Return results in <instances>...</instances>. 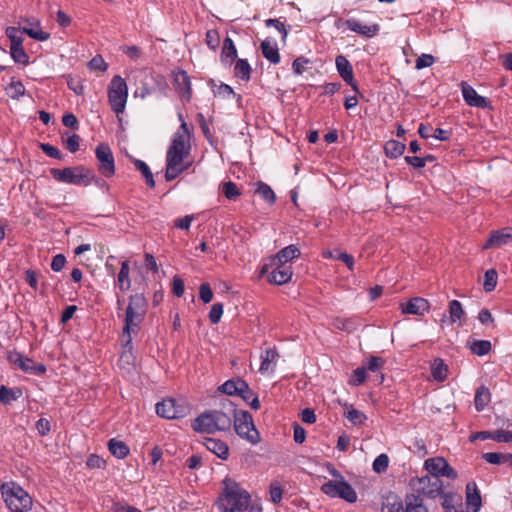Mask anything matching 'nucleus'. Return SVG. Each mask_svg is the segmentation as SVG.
I'll return each instance as SVG.
<instances>
[{
    "mask_svg": "<svg viewBox=\"0 0 512 512\" xmlns=\"http://www.w3.org/2000/svg\"><path fill=\"white\" fill-rule=\"evenodd\" d=\"M234 74L241 80L248 81L250 79L251 67L247 60L238 59L234 67Z\"/></svg>",
    "mask_w": 512,
    "mask_h": 512,
    "instance_id": "obj_38",
    "label": "nucleus"
},
{
    "mask_svg": "<svg viewBox=\"0 0 512 512\" xmlns=\"http://www.w3.org/2000/svg\"><path fill=\"white\" fill-rule=\"evenodd\" d=\"M206 44L212 50H216L220 43V37L217 30H208L206 32Z\"/></svg>",
    "mask_w": 512,
    "mask_h": 512,
    "instance_id": "obj_58",
    "label": "nucleus"
},
{
    "mask_svg": "<svg viewBox=\"0 0 512 512\" xmlns=\"http://www.w3.org/2000/svg\"><path fill=\"white\" fill-rule=\"evenodd\" d=\"M220 406L219 410L213 409L201 413L193 420L192 429L195 432L206 434L230 430L232 426L231 413L235 411V404L229 399H223Z\"/></svg>",
    "mask_w": 512,
    "mask_h": 512,
    "instance_id": "obj_2",
    "label": "nucleus"
},
{
    "mask_svg": "<svg viewBox=\"0 0 512 512\" xmlns=\"http://www.w3.org/2000/svg\"><path fill=\"white\" fill-rule=\"evenodd\" d=\"M333 325L335 328L347 332H352L355 329V323L352 319H345L337 317L333 321Z\"/></svg>",
    "mask_w": 512,
    "mask_h": 512,
    "instance_id": "obj_54",
    "label": "nucleus"
},
{
    "mask_svg": "<svg viewBox=\"0 0 512 512\" xmlns=\"http://www.w3.org/2000/svg\"><path fill=\"white\" fill-rule=\"evenodd\" d=\"M156 413L166 419H178L190 413V406L184 399L167 398L156 404Z\"/></svg>",
    "mask_w": 512,
    "mask_h": 512,
    "instance_id": "obj_9",
    "label": "nucleus"
},
{
    "mask_svg": "<svg viewBox=\"0 0 512 512\" xmlns=\"http://www.w3.org/2000/svg\"><path fill=\"white\" fill-rule=\"evenodd\" d=\"M86 465L92 469H101L105 467L106 461L96 454H91L87 458Z\"/></svg>",
    "mask_w": 512,
    "mask_h": 512,
    "instance_id": "obj_60",
    "label": "nucleus"
},
{
    "mask_svg": "<svg viewBox=\"0 0 512 512\" xmlns=\"http://www.w3.org/2000/svg\"><path fill=\"white\" fill-rule=\"evenodd\" d=\"M88 67L91 70L106 71L108 64L104 61L102 56L97 55L88 62Z\"/></svg>",
    "mask_w": 512,
    "mask_h": 512,
    "instance_id": "obj_59",
    "label": "nucleus"
},
{
    "mask_svg": "<svg viewBox=\"0 0 512 512\" xmlns=\"http://www.w3.org/2000/svg\"><path fill=\"white\" fill-rule=\"evenodd\" d=\"M223 494L219 498L222 512H243L248 508L250 494L231 478L223 480Z\"/></svg>",
    "mask_w": 512,
    "mask_h": 512,
    "instance_id": "obj_3",
    "label": "nucleus"
},
{
    "mask_svg": "<svg viewBox=\"0 0 512 512\" xmlns=\"http://www.w3.org/2000/svg\"><path fill=\"white\" fill-rule=\"evenodd\" d=\"M2 496L4 501L11 512H26L32 506V498L20 486L12 483L4 484L2 486Z\"/></svg>",
    "mask_w": 512,
    "mask_h": 512,
    "instance_id": "obj_6",
    "label": "nucleus"
},
{
    "mask_svg": "<svg viewBox=\"0 0 512 512\" xmlns=\"http://www.w3.org/2000/svg\"><path fill=\"white\" fill-rule=\"evenodd\" d=\"M383 512H405L402 500L397 495H389L382 507Z\"/></svg>",
    "mask_w": 512,
    "mask_h": 512,
    "instance_id": "obj_33",
    "label": "nucleus"
},
{
    "mask_svg": "<svg viewBox=\"0 0 512 512\" xmlns=\"http://www.w3.org/2000/svg\"><path fill=\"white\" fill-rule=\"evenodd\" d=\"M440 496L443 498L442 507L445 512H457V509L453 504L454 496L452 494L443 492Z\"/></svg>",
    "mask_w": 512,
    "mask_h": 512,
    "instance_id": "obj_64",
    "label": "nucleus"
},
{
    "mask_svg": "<svg viewBox=\"0 0 512 512\" xmlns=\"http://www.w3.org/2000/svg\"><path fill=\"white\" fill-rule=\"evenodd\" d=\"M5 34L11 42L10 47L23 46V32L20 27H7Z\"/></svg>",
    "mask_w": 512,
    "mask_h": 512,
    "instance_id": "obj_39",
    "label": "nucleus"
},
{
    "mask_svg": "<svg viewBox=\"0 0 512 512\" xmlns=\"http://www.w3.org/2000/svg\"><path fill=\"white\" fill-rule=\"evenodd\" d=\"M389 458L386 454H380L373 462V470L376 473L385 472L388 468Z\"/></svg>",
    "mask_w": 512,
    "mask_h": 512,
    "instance_id": "obj_56",
    "label": "nucleus"
},
{
    "mask_svg": "<svg viewBox=\"0 0 512 512\" xmlns=\"http://www.w3.org/2000/svg\"><path fill=\"white\" fill-rule=\"evenodd\" d=\"M231 419L235 432L240 438L253 445L260 442V434L254 425L252 415L248 411H237L235 408V411L231 413Z\"/></svg>",
    "mask_w": 512,
    "mask_h": 512,
    "instance_id": "obj_5",
    "label": "nucleus"
},
{
    "mask_svg": "<svg viewBox=\"0 0 512 512\" xmlns=\"http://www.w3.org/2000/svg\"><path fill=\"white\" fill-rule=\"evenodd\" d=\"M263 56L272 64L280 62V54L276 44H272L269 39L262 41L260 45Z\"/></svg>",
    "mask_w": 512,
    "mask_h": 512,
    "instance_id": "obj_27",
    "label": "nucleus"
},
{
    "mask_svg": "<svg viewBox=\"0 0 512 512\" xmlns=\"http://www.w3.org/2000/svg\"><path fill=\"white\" fill-rule=\"evenodd\" d=\"M205 447L217 457L226 460L229 457V446L220 439L205 438Z\"/></svg>",
    "mask_w": 512,
    "mask_h": 512,
    "instance_id": "obj_21",
    "label": "nucleus"
},
{
    "mask_svg": "<svg viewBox=\"0 0 512 512\" xmlns=\"http://www.w3.org/2000/svg\"><path fill=\"white\" fill-rule=\"evenodd\" d=\"M510 234L508 232L507 228H503L501 230L493 232L488 240L486 241L485 245L483 246L484 249H489L493 247H500L502 245H505L509 242H511Z\"/></svg>",
    "mask_w": 512,
    "mask_h": 512,
    "instance_id": "obj_22",
    "label": "nucleus"
},
{
    "mask_svg": "<svg viewBox=\"0 0 512 512\" xmlns=\"http://www.w3.org/2000/svg\"><path fill=\"white\" fill-rule=\"evenodd\" d=\"M128 98V88L125 80L120 75H115L108 87V101L111 109L116 114L123 113Z\"/></svg>",
    "mask_w": 512,
    "mask_h": 512,
    "instance_id": "obj_7",
    "label": "nucleus"
},
{
    "mask_svg": "<svg viewBox=\"0 0 512 512\" xmlns=\"http://www.w3.org/2000/svg\"><path fill=\"white\" fill-rule=\"evenodd\" d=\"M366 380V368L358 367L353 371L352 377L349 380V384L352 386H359Z\"/></svg>",
    "mask_w": 512,
    "mask_h": 512,
    "instance_id": "obj_53",
    "label": "nucleus"
},
{
    "mask_svg": "<svg viewBox=\"0 0 512 512\" xmlns=\"http://www.w3.org/2000/svg\"><path fill=\"white\" fill-rule=\"evenodd\" d=\"M492 439L498 443H512V421L507 420L505 430L492 431Z\"/></svg>",
    "mask_w": 512,
    "mask_h": 512,
    "instance_id": "obj_35",
    "label": "nucleus"
},
{
    "mask_svg": "<svg viewBox=\"0 0 512 512\" xmlns=\"http://www.w3.org/2000/svg\"><path fill=\"white\" fill-rule=\"evenodd\" d=\"M52 177L63 183L77 186H88L90 183H99V177L85 166L67 167L64 169L52 168L50 170Z\"/></svg>",
    "mask_w": 512,
    "mask_h": 512,
    "instance_id": "obj_4",
    "label": "nucleus"
},
{
    "mask_svg": "<svg viewBox=\"0 0 512 512\" xmlns=\"http://www.w3.org/2000/svg\"><path fill=\"white\" fill-rule=\"evenodd\" d=\"M256 191L258 194H260L262 196V198L264 200L268 201L269 203L272 204L275 202V200H276L275 193L270 188V186L267 185L266 183L259 182Z\"/></svg>",
    "mask_w": 512,
    "mask_h": 512,
    "instance_id": "obj_50",
    "label": "nucleus"
},
{
    "mask_svg": "<svg viewBox=\"0 0 512 512\" xmlns=\"http://www.w3.org/2000/svg\"><path fill=\"white\" fill-rule=\"evenodd\" d=\"M446 460L442 457L429 458L425 461L424 466L429 472L428 475H436L439 477L446 466Z\"/></svg>",
    "mask_w": 512,
    "mask_h": 512,
    "instance_id": "obj_31",
    "label": "nucleus"
},
{
    "mask_svg": "<svg viewBox=\"0 0 512 512\" xmlns=\"http://www.w3.org/2000/svg\"><path fill=\"white\" fill-rule=\"evenodd\" d=\"M509 453H497V452H487L482 455V458L493 465L505 464L508 462Z\"/></svg>",
    "mask_w": 512,
    "mask_h": 512,
    "instance_id": "obj_43",
    "label": "nucleus"
},
{
    "mask_svg": "<svg viewBox=\"0 0 512 512\" xmlns=\"http://www.w3.org/2000/svg\"><path fill=\"white\" fill-rule=\"evenodd\" d=\"M321 491L332 498H341L349 503H354L357 500V494L352 486L342 481H328L321 486Z\"/></svg>",
    "mask_w": 512,
    "mask_h": 512,
    "instance_id": "obj_11",
    "label": "nucleus"
},
{
    "mask_svg": "<svg viewBox=\"0 0 512 512\" xmlns=\"http://www.w3.org/2000/svg\"><path fill=\"white\" fill-rule=\"evenodd\" d=\"M250 407L254 410H258L260 408V402L257 395L250 389L247 384L246 389H243V392L238 394Z\"/></svg>",
    "mask_w": 512,
    "mask_h": 512,
    "instance_id": "obj_42",
    "label": "nucleus"
},
{
    "mask_svg": "<svg viewBox=\"0 0 512 512\" xmlns=\"http://www.w3.org/2000/svg\"><path fill=\"white\" fill-rule=\"evenodd\" d=\"M434 57L430 54H422L416 59L415 68L421 70L430 67L434 63Z\"/></svg>",
    "mask_w": 512,
    "mask_h": 512,
    "instance_id": "obj_61",
    "label": "nucleus"
},
{
    "mask_svg": "<svg viewBox=\"0 0 512 512\" xmlns=\"http://www.w3.org/2000/svg\"><path fill=\"white\" fill-rule=\"evenodd\" d=\"M405 512H428L423 503V498L414 493L407 494L404 499Z\"/></svg>",
    "mask_w": 512,
    "mask_h": 512,
    "instance_id": "obj_25",
    "label": "nucleus"
},
{
    "mask_svg": "<svg viewBox=\"0 0 512 512\" xmlns=\"http://www.w3.org/2000/svg\"><path fill=\"white\" fill-rule=\"evenodd\" d=\"M237 57V50L233 40L230 37H226L223 41L221 50V60L224 63L232 64Z\"/></svg>",
    "mask_w": 512,
    "mask_h": 512,
    "instance_id": "obj_28",
    "label": "nucleus"
},
{
    "mask_svg": "<svg viewBox=\"0 0 512 512\" xmlns=\"http://www.w3.org/2000/svg\"><path fill=\"white\" fill-rule=\"evenodd\" d=\"M271 269L268 281L270 283L276 284V285H283L290 281L292 277V269L290 265L282 264V263H275V265H271V259L269 260V263L265 264L262 267L261 273H268Z\"/></svg>",
    "mask_w": 512,
    "mask_h": 512,
    "instance_id": "obj_14",
    "label": "nucleus"
},
{
    "mask_svg": "<svg viewBox=\"0 0 512 512\" xmlns=\"http://www.w3.org/2000/svg\"><path fill=\"white\" fill-rule=\"evenodd\" d=\"M471 351L478 356L486 355L491 350V342L488 340H477L471 345Z\"/></svg>",
    "mask_w": 512,
    "mask_h": 512,
    "instance_id": "obj_47",
    "label": "nucleus"
},
{
    "mask_svg": "<svg viewBox=\"0 0 512 512\" xmlns=\"http://www.w3.org/2000/svg\"><path fill=\"white\" fill-rule=\"evenodd\" d=\"M21 23H25L24 26L20 27L22 32L30 38L37 41H46L50 38L49 33L42 31L38 20L25 18L21 20Z\"/></svg>",
    "mask_w": 512,
    "mask_h": 512,
    "instance_id": "obj_18",
    "label": "nucleus"
},
{
    "mask_svg": "<svg viewBox=\"0 0 512 512\" xmlns=\"http://www.w3.org/2000/svg\"><path fill=\"white\" fill-rule=\"evenodd\" d=\"M405 149V144L397 140H390L384 146L385 153L390 158L400 157Z\"/></svg>",
    "mask_w": 512,
    "mask_h": 512,
    "instance_id": "obj_34",
    "label": "nucleus"
},
{
    "mask_svg": "<svg viewBox=\"0 0 512 512\" xmlns=\"http://www.w3.org/2000/svg\"><path fill=\"white\" fill-rule=\"evenodd\" d=\"M345 408V416L352 424L360 425L366 420V415L363 412L353 408V406L345 404Z\"/></svg>",
    "mask_w": 512,
    "mask_h": 512,
    "instance_id": "obj_41",
    "label": "nucleus"
},
{
    "mask_svg": "<svg viewBox=\"0 0 512 512\" xmlns=\"http://www.w3.org/2000/svg\"><path fill=\"white\" fill-rule=\"evenodd\" d=\"M246 387L247 382L237 377L224 382L218 387V391L229 396H238V394L243 392V389H246Z\"/></svg>",
    "mask_w": 512,
    "mask_h": 512,
    "instance_id": "obj_20",
    "label": "nucleus"
},
{
    "mask_svg": "<svg viewBox=\"0 0 512 512\" xmlns=\"http://www.w3.org/2000/svg\"><path fill=\"white\" fill-rule=\"evenodd\" d=\"M410 486L415 491V495H420L436 498L443 494V484L439 477L436 475H425L423 477H416L410 480Z\"/></svg>",
    "mask_w": 512,
    "mask_h": 512,
    "instance_id": "obj_8",
    "label": "nucleus"
},
{
    "mask_svg": "<svg viewBox=\"0 0 512 512\" xmlns=\"http://www.w3.org/2000/svg\"><path fill=\"white\" fill-rule=\"evenodd\" d=\"M448 313L451 323L461 321L466 316L462 304L458 300H451L449 302Z\"/></svg>",
    "mask_w": 512,
    "mask_h": 512,
    "instance_id": "obj_32",
    "label": "nucleus"
},
{
    "mask_svg": "<svg viewBox=\"0 0 512 512\" xmlns=\"http://www.w3.org/2000/svg\"><path fill=\"white\" fill-rule=\"evenodd\" d=\"M7 360L25 373L44 374L46 372V366L44 364H37L32 359L25 357L17 351H9L7 353Z\"/></svg>",
    "mask_w": 512,
    "mask_h": 512,
    "instance_id": "obj_13",
    "label": "nucleus"
},
{
    "mask_svg": "<svg viewBox=\"0 0 512 512\" xmlns=\"http://www.w3.org/2000/svg\"><path fill=\"white\" fill-rule=\"evenodd\" d=\"M67 85L75 94L82 95L84 92V86L82 81L77 76L67 75L65 76Z\"/></svg>",
    "mask_w": 512,
    "mask_h": 512,
    "instance_id": "obj_52",
    "label": "nucleus"
},
{
    "mask_svg": "<svg viewBox=\"0 0 512 512\" xmlns=\"http://www.w3.org/2000/svg\"><path fill=\"white\" fill-rule=\"evenodd\" d=\"M129 263L128 261H123L121 264V268L118 274V283L121 290L126 291L130 288L131 282L129 279Z\"/></svg>",
    "mask_w": 512,
    "mask_h": 512,
    "instance_id": "obj_40",
    "label": "nucleus"
},
{
    "mask_svg": "<svg viewBox=\"0 0 512 512\" xmlns=\"http://www.w3.org/2000/svg\"><path fill=\"white\" fill-rule=\"evenodd\" d=\"M190 153V145L187 144V137L184 134L177 132L168 148L166 154V162H171L176 165H186L184 160Z\"/></svg>",
    "mask_w": 512,
    "mask_h": 512,
    "instance_id": "obj_10",
    "label": "nucleus"
},
{
    "mask_svg": "<svg viewBox=\"0 0 512 512\" xmlns=\"http://www.w3.org/2000/svg\"><path fill=\"white\" fill-rule=\"evenodd\" d=\"M191 163L186 165H176L171 162H166L165 179L170 182L176 179L181 173L190 167Z\"/></svg>",
    "mask_w": 512,
    "mask_h": 512,
    "instance_id": "obj_37",
    "label": "nucleus"
},
{
    "mask_svg": "<svg viewBox=\"0 0 512 512\" xmlns=\"http://www.w3.org/2000/svg\"><path fill=\"white\" fill-rule=\"evenodd\" d=\"M222 191L225 197L229 200H235L241 194L237 185L231 181L223 183Z\"/></svg>",
    "mask_w": 512,
    "mask_h": 512,
    "instance_id": "obj_51",
    "label": "nucleus"
},
{
    "mask_svg": "<svg viewBox=\"0 0 512 512\" xmlns=\"http://www.w3.org/2000/svg\"><path fill=\"white\" fill-rule=\"evenodd\" d=\"M7 94L14 99H18L20 96H23L25 93V87L21 81H15L12 79L11 83L7 87Z\"/></svg>",
    "mask_w": 512,
    "mask_h": 512,
    "instance_id": "obj_49",
    "label": "nucleus"
},
{
    "mask_svg": "<svg viewBox=\"0 0 512 512\" xmlns=\"http://www.w3.org/2000/svg\"><path fill=\"white\" fill-rule=\"evenodd\" d=\"M110 453L118 459H124L130 452L129 447L123 442L116 439H110L108 442Z\"/></svg>",
    "mask_w": 512,
    "mask_h": 512,
    "instance_id": "obj_29",
    "label": "nucleus"
},
{
    "mask_svg": "<svg viewBox=\"0 0 512 512\" xmlns=\"http://www.w3.org/2000/svg\"><path fill=\"white\" fill-rule=\"evenodd\" d=\"M265 25L267 27H270V26L275 27V29H277L280 32L282 41L283 42L286 41V38L288 36V30L286 29V26L283 22L279 21L278 19L270 18L265 21Z\"/></svg>",
    "mask_w": 512,
    "mask_h": 512,
    "instance_id": "obj_55",
    "label": "nucleus"
},
{
    "mask_svg": "<svg viewBox=\"0 0 512 512\" xmlns=\"http://www.w3.org/2000/svg\"><path fill=\"white\" fill-rule=\"evenodd\" d=\"M430 308L429 302L421 297L411 298L406 305H402V313L412 315H424Z\"/></svg>",
    "mask_w": 512,
    "mask_h": 512,
    "instance_id": "obj_19",
    "label": "nucleus"
},
{
    "mask_svg": "<svg viewBox=\"0 0 512 512\" xmlns=\"http://www.w3.org/2000/svg\"><path fill=\"white\" fill-rule=\"evenodd\" d=\"M466 504L473 507V512H477L481 505V495L475 482H469L466 485Z\"/></svg>",
    "mask_w": 512,
    "mask_h": 512,
    "instance_id": "obj_23",
    "label": "nucleus"
},
{
    "mask_svg": "<svg viewBox=\"0 0 512 512\" xmlns=\"http://www.w3.org/2000/svg\"><path fill=\"white\" fill-rule=\"evenodd\" d=\"M95 156L98 162V172L106 178L115 174V161L113 152L107 143H99L95 149Z\"/></svg>",
    "mask_w": 512,
    "mask_h": 512,
    "instance_id": "obj_12",
    "label": "nucleus"
},
{
    "mask_svg": "<svg viewBox=\"0 0 512 512\" xmlns=\"http://www.w3.org/2000/svg\"><path fill=\"white\" fill-rule=\"evenodd\" d=\"M130 160L134 164L135 168L141 172V174L145 178L146 184L150 188H154L155 180H154L153 174H152L150 168L148 167V165L144 161L133 158L131 156H130Z\"/></svg>",
    "mask_w": 512,
    "mask_h": 512,
    "instance_id": "obj_30",
    "label": "nucleus"
},
{
    "mask_svg": "<svg viewBox=\"0 0 512 512\" xmlns=\"http://www.w3.org/2000/svg\"><path fill=\"white\" fill-rule=\"evenodd\" d=\"M146 311L147 300L143 294L137 293L129 297L122 331V346L124 351L120 357L121 361L130 363V360L133 358V335H136L139 332L140 325L144 321Z\"/></svg>",
    "mask_w": 512,
    "mask_h": 512,
    "instance_id": "obj_1",
    "label": "nucleus"
},
{
    "mask_svg": "<svg viewBox=\"0 0 512 512\" xmlns=\"http://www.w3.org/2000/svg\"><path fill=\"white\" fill-rule=\"evenodd\" d=\"M490 401V391L485 386H481L476 390L474 403L477 411H482Z\"/></svg>",
    "mask_w": 512,
    "mask_h": 512,
    "instance_id": "obj_36",
    "label": "nucleus"
},
{
    "mask_svg": "<svg viewBox=\"0 0 512 512\" xmlns=\"http://www.w3.org/2000/svg\"><path fill=\"white\" fill-rule=\"evenodd\" d=\"M223 314V304L222 303H215L212 305L210 312H209V320L212 324H217Z\"/></svg>",
    "mask_w": 512,
    "mask_h": 512,
    "instance_id": "obj_57",
    "label": "nucleus"
},
{
    "mask_svg": "<svg viewBox=\"0 0 512 512\" xmlns=\"http://www.w3.org/2000/svg\"><path fill=\"white\" fill-rule=\"evenodd\" d=\"M335 64L340 77L358 93L359 90L354 81L353 68L348 59L343 55H338L335 59Z\"/></svg>",
    "mask_w": 512,
    "mask_h": 512,
    "instance_id": "obj_15",
    "label": "nucleus"
},
{
    "mask_svg": "<svg viewBox=\"0 0 512 512\" xmlns=\"http://www.w3.org/2000/svg\"><path fill=\"white\" fill-rule=\"evenodd\" d=\"M344 25L349 30L366 38H372L376 36L380 30V27L377 23L366 25L353 18L345 20Z\"/></svg>",
    "mask_w": 512,
    "mask_h": 512,
    "instance_id": "obj_16",
    "label": "nucleus"
},
{
    "mask_svg": "<svg viewBox=\"0 0 512 512\" xmlns=\"http://www.w3.org/2000/svg\"><path fill=\"white\" fill-rule=\"evenodd\" d=\"M176 91L181 94L187 102L192 96L190 77L185 70H179L173 74Z\"/></svg>",
    "mask_w": 512,
    "mask_h": 512,
    "instance_id": "obj_17",
    "label": "nucleus"
},
{
    "mask_svg": "<svg viewBox=\"0 0 512 512\" xmlns=\"http://www.w3.org/2000/svg\"><path fill=\"white\" fill-rule=\"evenodd\" d=\"M498 274L495 269H489L485 272L483 288L486 292H491L497 285Z\"/></svg>",
    "mask_w": 512,
    "mask_h": 512,
    "instance_id": "obj_46",
    "label": "nucleus"
},
{
    "mask_svg": "<svg viewBox=\"0 0 512 512\" xmlns=\"http://www.w3.org/2000/svg\"><path fill=\"white\" fill-rule=\"evenodd\" d=\"M199 296L204 303H209L213 299V292L208 283H202L199 287Z\"/></svg>",
    "mask_w": 512,
    "mask_h": 512,
    "instance_id": "obj_62",
    "label": "nucleus"
},
{
    "mask_svg": "<svg viewBox=\"0 0 512 512\" xmlns=\"http://www.w3.org/2000/svg\"><path fill=\"white\" fill-rule=\"evenodd\" d=\"M300 255L299 249L295 245H289L281 249L275 256L271 258V265L275 263L287 264L292 259Z\"/></svg>",
    "mask_w": 512,
    "mask_h": 512,
    "instance_id": "obj_24",
    "label": "nucleus"
},
{
    "mask_svg": "<svg viewBox=\"0 0 512 512\" xmlns=\"http://www.w3.org/2000/svg\"><path fill=\"white\" fill-rule=\"evenodd\" d=\"M461 87H462L463 98L466 101V103L469 105L473 101V99L476 96H478V94L473 87H471L470 85H468L465 82L461 83Z\"/></svg>",
    "mask_w": 512,
    "mask_h": 512,
    "instance_id": "obj_63",
    "label": "nucleus"
},
{
    "mask_svg": "<svg viewBox=\"0 0 512 512\" xmlns=\"http://www.w3.org/2000/svg\"><path fill=\"white\" fill-rule=\"evenodd\" d=\"M278 357L279 354L275 348H268L264 350L260 355L261 365L259 371L262 374L272 371L273 369L271 365L276 362Z\"/></svg>",
    "mask_w": 512,
    "mask_h": 512,
    "instance_id": "obj_26",
    "label": "nucleus"
},
{
    "mask_svg": "<svg viewBox=\"0 0 512 512\" xmlns=\"http://www.w3.org/2000/svg\"><path fill=\"white\" fill-rule=\"evenodd\" d=\"M10 54L16 63L27 65L29 63V56L25 52L23 46L10 47Z\"/></svg>",
    "mask_w": 512,
    "mask_h": 512,
    "instance_id": "obj_48",
    "label": "nucleus"
},
{
    "mask_svg": "<svg viewBox=\"0 0 512 512\" xmlns=\"http://www.w3.org/2000/svg\"><path fill=\"white\" fill-rule=\"evenodd\" d=\"M20 394V390L15 391L4 385L0 386V402L3 404H10L12 401L16 400Z\"/></svg>",
    "mask_w": 512,
    "mask_h": 512,
    "instance_id": "obj_45",
    "label": "nucleus"
},
{
    "mask_svg": "<svg viewBox=\"0 0 512 512\" xmlns=\"http://www.w3.org/2000/svg\"><path fill=\"white\" fill-rule=\"evenodd\" d=\"M447 366L443 360L436 359L432 364V376L437 381H444L446 378Z\"/></svg>",
    "mask_w": 512,
    "mask_h": 512,
    "instance_id": "obj_44",
    "label": "nucleus"
}]
</instances>
